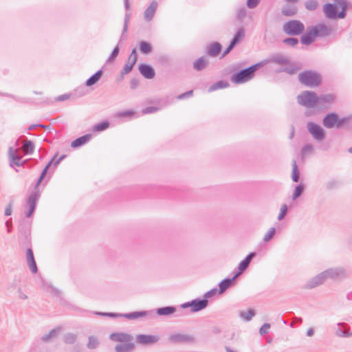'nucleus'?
<instances>
[{
    "mask_svg": "<svg viewBox=\"0 0 352 352\" xmlns=\"http://www.w3.org/2000/svg\"><path fill=\"white\" fill-rule=\"evenodd\" d=\"M110 340L118 342L115 347V352H133L135 348L133 336L124 332H114L109 335Z\"/></svg>",
    "mask_w": 352,
    "mask_h": 352,
    "instance_id": "nucleus-1",
    "label": "nucleus"
},
{
    "mask_svg": "<svg viewBox=\"0 0 352 352\" xmlns=\"http://www.w3.org/2000/svg\"><path fill=\"white\" fill-rule=\"evenodd\" d=\"M264 65L263 62H260L239 71L232 75L231 80L236 84L246 82L254 77L255 72Z\"/></svg>",
    "mask_w": 352,
    "mask_h": 352,
    "instance_id": "nucleus-2",
    "label": "nucleus"
},
{
    "mask_svg": "<svg viewBox=\"0 0 352 352\" xmlns=\"http://www.w3.org/2000/svg\"><path fill=\"white\" fill-rule=\"evenodd\" d=\"M336 5L327 3L324 6V12L329 19H344L346 16V2L344 0H334Z\"/></svg>",
    "mask_w": 352,
    "mask_h": 352,
    "instance_id": "nucleus-3",
    "label": "nucleus"
},
{
    "mask_svg": "<svg viewBox=\"0 0 352 352\" xmlns=\"http://www.w3.org/2000/svg\"><path fill=\"white\" fill-rule=\"evenodd\" d=\"M299 81L308 87H316L320 84V76L311 70L305 71L298 75Z\"/></svg>",
    "mask_w": 352,
    "mask_h": 352,
    "instance_id": "nucleus-4",
    "label": "nucleus"
},
{
    "mask_svg": "<svg viewBox=\"0 0 352 352\" xmlns=\"http://www.w3.org/2000/svg\"><path fill=\"white\" fill-rule=\"evenodd\" d=\"M283 32L290 36H298L303 33L305 25L298 20H291L283 24Z\"/></svg>",
    "mask_w": 352,
    "mask_h": 352,
    "instance_id": "nucleus-5",
    "label": "nucleus"
},
{
    "mask_svg": "<svg viewBox=\"0 0 352 352\" xmlns=\"http://www.w3.org/2000/svg\"><path fill=\"white\" fill-rule=\"evenodd\" d=\"M298 102L306 107H314L317 105V94L314 91H304L297 97Z\"/></svg>",
    "mask_w": 352,
    "mask_h": 352,
    "instance_id": "nucleus-6",
    "label": "nucleus"
},
{
    "mask_svg": "<svg viewBox=\"0 0 352 352\" xmlns=\"http://www.w3.org/2000/svg\"><path fill=\"white\" fill-rule=\"evenodd\" d=\"M208 305V300L207 299L197 298L182 304L181 307L183 309L190 307L192 312H198L206 308Z\"/></svg>",
    "mask_w": 352,
    "mask_h": 352,
    "instance_id": "nucleus-7",
    "label": "nucleus"
},
{
    "mask_svg": "<svg viewBox=\"0 0 352 352\" xmlns=\"http://www.w3.org/2000/svg\"><path fill=\"white\" fill-rule=\"evenodd\" d=\"M324 272L327 279H343L348 276L346 270L342 267L329 268Z\"/></svg>",
    "mask_w": 352,
    "mask_h": 352,
    "instance_id": "nucleus-8",
    "label": "nucleus"
},
{
    "mask_svg": "<svg viewBox=\"0 0 352 352\" xmlns=\"http://www.w3.org/2000/svg\"><path fill=\"white\" fill-rule=\"evenodd\" d=\"M307 127L308 131L316 140L321 141L324 138L325 134L324 129L320 125L313 122H309L307 124Z\"/></svg>",
    "mask_w": 352,
    "mask_h": 352,
    "instance_id": "nucleus-9",
    "label": "nucleus"
},
{
    "mask_svg": "<svg viewBox=\"0 0 352 352\" xmlns=\"http://www.w3.org/2000/svg\"><path fill=\"white\" fill-rule=\"evenodd\" d=\"M40 197V192L38 190H35L32 192L27 198L26 200V206L28 208V210L26 212V217H30L34 213L36 202Z\"/></svg>",
    "mask_w": 352,
    "mask_h": 352,
    "instance_id": "nucleus-10",
    "label": "nucleus"
},
{
    "mask_svg": "<svg viewBox=\"0 0 352 352\" xmlns=\"http://www.w3.org/2000/svg\"><path fill=\"white\" fill-rule=\"evenodd\" d=\"M138 55L136 50H132L131 54L129 56L127 63L124 66L123 69L120 72V78H122L124 75L129 74L132 70L134 65L137 62Z\"/></svg>",
    "mask_w": 352,
    "mask_h": 352,
    "instance_id": "nucleus-11",
    "label": "nucleus"
},
{
    "mask_svg": "<svg viewBox=\"0 0 352 352\" xmlns=\"http://www.w3.org/2000/svg\"><path fill=\"white\" fill-rule=\"evenodd\" d=\"M30 225L23 220L19 226V239L24 243L30 242Z\"/></svg>",
    "mask_w": 352,
    "mask_h": 352,
    "instance_id": "nucleus-12",
    "label": "nucleus"
},
{
    "mask_svg": "<svg viewBox=\"0 0 352 352\" xmlns=\"http://www.w3.org/2000/svg\"><path fill=\"white\" fill-rule=\"evenodd\" d=\"M326 280L325 274L322 272L309 279L303 287L307 289H313L323 284Z\"/></svg>",
    "mask_w": 352,
    "mask_h": 352,
    "instance_id": "nucleus-13",
    "label": "nucleus"
},
{
    "mask_svg": "<svg viewBox=\"0 0 352 352\" xmlns=\"http://www.w3.org/2000/svg\"><path fill=\"white\" fill-rule=\"evenodd\" d=\"M169 341L171 343H192L195 342V338L188 334L173 333L169 336Z\"/></svg>",
    "mask_w": 352,
    "mask_h": 352,
    "instance_id": "nucleus-14",
    "label": "nucleus"
},
{
    "mask_svg": "<svg viewBox=\"0 0 352 352\" xmlns=\"http://www.w3.org/2000/svg\"><path fill=\"white\" fill-rule=\"evenodd\" d=\"M8 155L10 158V166L13 167L14 165L16 166H23L25 161L21 162V156L17 154V149H14L12 147L9 148Z\"/></svg>",
    "mask_w": 352,
    "mask_h": 352,
    "instance_id": "nucleus-15",
    "label": "nucleus"
},
{
    "mask_svg": "<svg viewBox=\"0 0 352 352\" xmlns=\"http://www.w3.org/2000/svg\"><path fill=\"white\" fill-rule=\"evenodd\" d=\"M316 36L317 37L324 38L329 36L331 33V28L324 23H318L313 26Z\"/></svg>",
    "mask_w": 352,
    "mask_h": 352,
    "instance_id": "nucleus-16",
    "label": "nucleus"
},
{
    "mask_svg": "<svg viewBox=\"0 0 352 352\" xmlns=\"http://www.w3.org/2000/svg\"><path fill=\"white\" fill-rule=\"evenodd\" d=\"M159 339V336L154 335L139 334L136 336L137 342L143 345L154 344L157 342Z\"/></svg>",
    "mask_w": 352,
    "mask_h": 352,
    "instance_id": "nucleus-17",
    "label": "nucleus"
},
{
    "mask_svg": "<svg viewBox=\"0 0 352 352\" xmlns=\"http://www.w3.org/2000/svg\"><path fill=\"white\" fill-rule=\"evenodd\" d=\"M316 32L313 26L309 27L307 31L302 34L300 38V41L303 45H309L314 43L316 40Z\"/></svg>",
    "mask_w": 352,
    "mask_h": 352,
    "instance_id": "nucleus-18",
    "label": "nucleus"
},
{
    "mask_svg": "<svg viewBox=\"0 0 352 352\" xmlns=\"http://www.w3.org/2000/svg\"><path fill=\"white\" fill-rule=\"evenodd\" d=\"M338 329L336 330V335L340 338H349L352 336L350 328L346 323L338 322Z\"/></svg>",
    "mask_w": 352,
    "mask_h": 352,
    "instance_id": "nucleus-19",
    "label": "nucleus"
},
{
    "mask_svg": "<svg viewBox=\"0 0 352 352\" xmlns=\"http://www.w3.org/2000/svg\"><path fill=\"white\" fill-rule=\"evenodd\" d=\"M289 58L282 54H272L267 60V63H275L279 65H284L289 63Z\"/></svg>",
    "mask_w": 352,
    "mask_h": 352,
    "instance_id": "nucleus-20",
    "label": "nucleus"
},
{
    "mask_svg": "<svg viewBox=\"0 0 352 352\" xmlns=\"http://www.w3.org/2000/svg\"><path fill=\"white\" fill-rule=\"evenodd\" d=\"M335 99L333 94H322L320 96H317V105L319 108H325L327 106L331 103Z\"/></svg>",
    "mask_w": 352,
    "mask_h": 352,
    "instance_id": "nucleus-21",
    "label": "nucleus"
},
{
    "mask_svg": "<svg viewBox=\"0 0 352 352\" xmlns=\"http://www.w3.org/2000/svg\"><path fill=\"white\" fill-rule=\"evenodd\" d=\"M139 71L141 74L147 79H152L155 77V72L154 69L148 64H140L139 65Z\"/></svg>",
    "mask_w": 352,
    "mask_h": 352,
    "instance_id": "nucleus-22",
    "label": "nucleus"
},
{
    "mask_svg": "<svg viewBox=\"0 0 352 352\" xmlns=\"http://www.w3.org/2000/svg\"><path fill=\"white\" fill-rule=\"evenodd\" d=\"M285 67L280 69L279 72H285L288 74L293 75L297 73L300 69L301 67L300 63L292 62L289 59V63L284 65Z\"/></svg>",
    "mask_w": 352,
    "mask_h": 352,
    "instance_id": "nucleus-23",
    "label": "nucleus"
},
{
    "mask_svg": "<svg viewBox=\"0 0 352 352\" xmlns=\"http://www.w3.org/2000/svg\"><path fill=\"white\" fill-rule=\"evenodd\" d=\"M338 122V115L335 113H331L327 114L322 120L323 125L328 128L331 129L336 126V122Z\"/></svg>",
    "mask_w": 352,
    "mask_h": 352,
    "instance_id": "nucleus-24",
    "label": "nucleus"
},
{
    "mask_svg": "<svg viewBox=\"0 0 352 352\" xmlns=\"http://www.w3.org/2000/svg\"><path fill=\"white\" fill-rule=\"evenodd\" d=\"M27 263L31 272L34 274L38 271L36 263L34 259L33 251L31 248H28L26 252Z\"/></svg>",
    "mask_w": 352,
    "mask_h": 352,
    "instance_id": "nucleus-25",
    "label": "nucleus"
},
{
    "mask_svg": "<svg viewBox=\"0 0 352 352\" xmlns=\"http://www.w3.org/2000/svg\"><path fill=\"white\" fill-rule=\"evenodd\" d=\"M238 274H235L232 278H224L219 283V289L218 292L219 294L224 293L227 289L232 286Z\"/></svg>",
    "mask_w": 352,
    "mask_h": 352,
    "instance_id": "nucleus-26",
    "label": "nucleus"
},
{
    "mask_svg": "<svg viewBox=\"0 0 352 352\" xmlns=\"http://www.w3.org/2000/svg\"><path fill=\"white\" fill-rule=\"evenodd\" d=\"M222 46L219 42H214L207 46V54L210 56L215 57L219 55L221 50Z\"/></svg>",
    "mask_w": 352,
    "mask_h": 352,
    "instance_id": "nucleus-27",
    "label": "nucleus"
},
{
    "mask_svg": "<svg viewBox=\"0 0 352 352\" xmlns=\"http://www.w3.org/2000/svg\"><path fill=\"white\" fill-rule=\"evenodd\" d=\"M157 8V2L155 1H152L149 6L144 11V19L146 21H150L153 19Z\"/></svg>",
    "mask_w": 352,
    "mask_h": 352,
    "instance_id": "nucleus-28",
    "label": "nucleus"
},
{
    "mask_svg": "<svg viewBox=\"0 0 352 352\" xmlns=\"http://www.w3.org/2000/svg\"><path fill=\"white\" fill-rule=\"evenodd\" d=\"M152 311H134L131 313L128 314H120L121 317H124L129 320H134L137 319L140 317L146 316H151Z\"/></svg>",
    "mask_w": 352,
    "mask_h": 352,
    "instance_id": "nucleus-29",
    "label": "nucleus"
},
{
    "mask_svg": "<svg viewBox=\"0 0 352 352\" xmlns=\"http://www.w3.org/2000/svg\"><path fill=\"white\" fill-rule=\"evenodd\" d=\"M256 256V252H250L249 254L246 256V257L242 260L238 267L239 273L243 272L245 271L248 267L249 266L250 262L252 261V258Z\"/></svg>",
    "mask_w": 352,
    "mask_h": 352,
    "instance_id": "nucleus-30",
    "label": "nucleus"
},
{
    "mask_svg": "<svg viewBox=\"0 0 352 352\" xmlns=\"http://www.w3.org/2000/svg\"><path fill=\"white\" fill-rule=\"evenodd\" d=\"M91 138V134L84 135L81 137L76 138L75 140H74L72 142L71 146L73 148H76V147L80 146L86 144L87 142H89Z\"/></svg>",
    "mask_w": 352,
    "mask_h": 352,
    "instance_id": "nucleus-31",
    "label": "nucleus"
},
{
    "mask_svg": "<svg viewBox=\"0 0 352 352\" xmlns=\"http://www.w3.org/2000/svg\"><path fill=\"white\" fill-rule=\"evenodd\" d=\"M208 64V61L204 57L202 56L199 58L194 62L193 67L197 71H201L206 67Z\"/></svg>",
    "mask_w": 352,
    "mask_h": 352,
    "instance_id": "nucleus-32",
    "label": "nucleus"
},
{
    "mask_svg": "<svg viewBox=\"0 0 352 352\" xmlns=\"http://www.w3.org/2000/svg\"><path fill=\"white\" fill-rule=\"evenodd\" d=\"M102 71L101 69L97 71L94 74L89 77L85 82L86 86L90 87L96 84L101 78Z\"/></svg>",
    "mask_w": 352,
    "mask_h": 352,
    "instance_id": "nucleus-33",
    "label": "nucleus"
},
{
    "mask_svg": "<svg viewBox=\"0 0 352 352\" xmlns=\"http://www.w3.org/2000/svg\"><path fill=\"white\" fill-rule=\"evenodd\" d=\"M176 311V308L172 306L164 307L156 309V313L159 316H168Z\"/></svg>",
    "mask_w": 352,
    "mask_h": 352,
    "instance_id": "nucleus-34",
    "label": "nucleus"
},
{
    "mask_svg": "<svg viewBox=\"0 0 352 352\" xmlns=\"http://www.w3.org/2000/svg\"><path fill=\"white\" fill-rule=\"evenodd\" d=\"M22 148L26 155H31L34 153V145L30 140H26L22 146Z\"/></svg>",
    "mask_w": 352,
    "mask_h": 352,
    "instance_id": "nucleus-35",
    "label": "nucleus"
},
{
    "mask_svg": "<svg viewBox=\"0 0 352 352\" xmlns=\"http://www.w3.org/2000/svg\"><path fill=\"white\" fill-rule=\"evenodd\" d=\"M55 157H54L52 158V160L51 161L49 162V163L45 166V167L43 168V170H42L37 182H36L35 184V186H34V188L36 189L38 188V186L40 185V184L41 183V182L43 181V179H44V177H45L46 174H47V170L49 169L50 166H51L53 160H54Z\"/></svg>",
    "mask_w": 352,
    "mask_h": 352,
    "instance_id": "nucleus-36",
    "label": "nucleus"
},
{
    "mask_svg": "<svg viewBox=\"0 0 352 352\" xmlns=\"http://www.w3.org/2000/svg\"><path fill=\"white\" fill-rule=\"evenodd\" d=\"M245 36V31L243 28H240L234 34L233 38L230 41L232 44L236 45L238 44Z\"/></svg>",
    "mask_w": 352,
    "mask_h": 352,
    "instance_id": "nucleus-37",
    "label": "nucleus"
},
{
    "mask_svg": "<svg viewBox=\"0 0 352 352\" xmlns=\"http://www.w3.org/2000/svg\"><path fill=\"white\" fill-rule=\"evenodd\" d=\"M164 104L161 107H147L142 109L143 114H148V113H154L159 110H160L162 107H164L168 104L167 101H164Z\"/></svg>",
    "mask_w": 352,
    "mask_h": 352,
    "instance_id": "nucleus-38",
    "label": "nucleus"
},
{
    "mask_svg": "<svg viewBox=\"0 0 352 352\" xmlns=\"http://www.w3.org/2000/svg\"><path fill=\"white\" fill-rule=\"evenodd\" d=\"M59 331H60V328L53 329L48 333L43 336L41 338V340L45 342H48L51 339L56 337L58 335Z\"/></svg>",
    "mask_w": 352,
    "mask_h": 352,
    "instance_id": "nucleus-39",
    "label": "nucleus"
},
{
    "mask_svg": "<svg viewBox=\"0 0 352 352\" xmlns=\"http://www.w3.org/2000/svg\"><path fill=\"white\" fill-rule=\"evenodd\" d=\"M229 86V83L227 81L224 80H219L214 84L212 85L209 89L208 91L210 92L215 91L218 89H222V88H226Z\"/></svg>",
    "mask_w": 352,
    "mask_h": 352,
    "instance_id": "nucleus-40",
    "label": "nucleus"
},
{
    "mask_svg": "<svg viewBox=\"0 0 352 352\" xmlns=\"http://www.w3.org/2000/svg\"><path fill=\"white\" fill-rule=\"evenodd\" d=\"M297 13V8L295 6H287L282 9V14L286 16H292Z\"/></svg>",
    "mask_w": 352,
    "mask_h": 352,
    "instance_id": "nucleus-41",
    "label": "nucleus"
},
{
    "mask_svg": "<svg viewBox=\"0 0 352 352\" xmlns=\"http://www.w3.org/2000/svg\"><path fill=\"white\" fill-rule=\"evenodd\" d=\"M140 50L142 54H147L151 52L152 46L149 43L142 41L140 43Z\"/></svg>",
    "mask_w": 352,
    "mask_h": 352,
    "instance_id": "nucleus-42",
    "label": "nucleus"
},
{
    "mask_svg": "<svg viewBox=\"0 0 352 352\" xmlns=\"http://www.w3.org/2000/svg\"><path fill=\"white\" fill-rule=\"evenodd\" d=\"M240 317L245 321H250L252 320V317L255 315V311L254 309H248L247 311H241L240 313Z\"/></svg>",
    "mask_w": 352,
    "mask_h": 352,
    "instance_id": "nucleus-43",
    "label": "nucleus"
},
{
    "mask_svg": "<svg viewBox=\"0 0 352 352\" xmlns=\"http://www.w3.org/2000/svg\"><path fill=\"white\" fill-rule=\"evenodd\" d=\"M299 177H300V173H299V170L298 168V166H297L296 162L295 160H294L293 163H292V180L294 182H298L299 180Z\"/></svg>",
    "mask_w": 352,
    "mask_h": 352,
    "instance_id": "nucleus-44",
    "label": "nucleus"
},
{
    "mask_svg": "<svg viewBox=\"0 0 352 352\" xmlns=\"http://www.w3.org/2000/svg\"><path fill=\"white\" fill-rule=\"evenodd\" d=\"M100 342L97 338L93 336L89 337V342L87 344L88 349H94L98 346Z\"/></svg>",
    "mask_w": 352,
    "mask_h": 352,
    "instance_id": "nucleus-45",
    "label": "nucleus"
},
{
    "mask_svg": "<svg viewBox=\"0 0 352 352\" xmlns=\"http://www.w3.org/2000/svg\"><path fill=\"white\" fill-rule=\"evenodd\" d=\"M76 340V335L72 333H67L63 336V341L66 344H74Z\"/></svg>",
    "mask_w": 352,
    "mask_h": 352,
    "instance_id": "nucleus-46",
    "label": "nucleus"
},
{
    "mask_svg": "<svg viewBox=\"0 0 352 352\" xmlns=\"http://www.w3.org/2000/svg\"><path fill=\"white\" fill-rule=\"evenodd\" d=\"M305 190V185L303 184H299L295 188L294 192L292 195V199L294 200L298 198Z\"/></svg>",
    "mask_w": 352,
    "mask_h": 352,
    "instance_id": "nucleus-47",
    "label": "nucleus"
},
{
    "mask_svg": "<svg viewBox=\"0 0 352 352\" xmlns=\"http://www.w3.org/2000/svg\"><path fill=\"white\" fill-rule=\"evenodd\" d=\"M109 126V122L108 121H102L100 123H98L94 126V131H102L107 129Z\"/></svg>",
    "mask_w": 352,
    "mask_h": 352,
    "instance_id": "nucleus-48",
    "label": "nucleus"
},
{
    "mask_svg": "<svg viewBox=\"0 0 352 352\" xmlns=\"http://www.w3.org/2000/svg\"><path fill=\"white\" fill-rule=\"evenodd\" d=\"M305 8L311 11L315 10L318 6V3L316 0H308L305 3Z\"/></svg>",
    "mask_w": 352,
    "mask_h": 352,
    "instance_id": "nucleus-49",
    "label": "nucleus"
},
{
    "mask_svg": "<svg viewBox=\"0 0 352 352\" xmlns=\"http://www.w3.org/2000/svg\"><path fill=\"white\" fill-rule=\"evenodd\" d=\"M130 16H131V14L130 13H126L125 14V16H124V27H123V30H122V34L121 35V37H120V41L124 38V33L127 31L128 30V25H129V20H130Z\"/></svg>",
    "mask_w": 352,
    "mask_h": 352,
    "instance_id": "nucleus-50",
    "label": "nucleus"
},
{
    "mask_svg": "<svg viewBox=\"0 0 352 352\" xmlns=\"http://www.w3.org/2000/svg\"><path fill=\"white\" fill-rule=\"evenodd\" d=\"M120 52L118 44L114 47L111 55L107 58V62L111 63L114 60V59L117 57Z\"/></svg>",
    "mask_w": 352,
    "mask_h": 352,
    "instance_id": "nucleus-51",
    "label": "nucleus"
},
{
    "mask_svg": "<svg viewBox=\"0 0 352 352\" xmlns=\"http://www.w3.org/2000/svg\"><path fill=\"white\" fill-rule=\"evenodd\" d=\"M275 232H276L275 228H271L268 230V232L265 234V236L263 237V241L265 242L270 241L273 238V236H274Z\"/></svg>",
    "mask_w": 352,
    "mask_h": 352,
    "instance_id": "nucleus-52",
    "label": "nucleus"
},
{
    "mask_svg": "<svg viewBox=\"0 0 352 352\" xmlns=\"http://www.w3.org/2000/svg\"><path fill=\"white\" fill-rule=\"evenodd\" d=\"M283 42L286 45L294 47L298 43V39L294 37H289L285 38Z\"/></svg>",
    "mask_w": 352,
    "mask_h": 352,
    "instance_id": "nucleus-53",
    "label": "nucleus"
},
{
    "mask_svg": "<svg viewBox=\"0 0 352 352\" xmlns=\"http://www.w3.org/2000/svg\"><path fill=\"white\" fill-rule=\"evenodd\" d=\"M338 184H339L338 181H337L336 179H331V180L328 181L326 183V188L328 190H331L334 188H336L338 187Z\"/></svg>",
    "mask_w": 352,
    "mask_h": 352,
    "instance_id": "nucleus-54",
    "label": "nucleus"
},
{
    "mask_svg": "<svg viewBox=\"0 0 352 352\" xmlns=\"http://www.w3.org/2000/svg\"><path fill=\"white\" fill-rule=\"evenodd\" d=\"M287 212V206L286 204H283L280 208V213L278 216V220H282L285 216L286 215Z\"/></svg>",
    "mask_w": 352,
    "mask_h": 352,
    "instance_id": "nucleus-55",
    "label": "nucleus"
},
{
    "mask_svg": "<svg viewBox=\"0 0 352 352\" xmlns=\"http://www.w3.org/2000/svg\"><path fill=\"white\" fill-rule=\"evenodd\" d=\"M270 327H271V325L270 323L263 324L259 329V333L261 336H263V335L267 333Z\"/></svg>",
    "mask_w": 352,
    "mask_h": 352,
    "instance_id": "nucleus-56",
    "label": "nucleus"
},
{
    "mask_svg": "<svg viewBox=\"0 0 352 352\" xmlns=\"http://www.w3.org/2000/svg\"><path fill=\"white\" fill-rule=\"evenodd\" d=\"M246 15V10L245 8H241L238 10L236 18L238 20L242 21Z\"/></svg>",
    "mask_w": 352,
    "mask_h": 352,
    "instance_id": "nucleus-57",
    "label": "nucleus"
},
{
    "mask_svg": "<svg viewBox=\"0 0 352 352\" xmlns=\"http://www.w3.org/2000/svg\"><path fill=\"white\" fill-rule=\"evenodd\" d=\"M314 147L311 144H305L301 150V153L302 155H306L307 153H310L313 151Z\"/></svg>",
    "mask_w": 352,
    "mask_h": 352,
    "instance_id": "nucleus-58",
    "label": "nucleus"
},
{
    "mask_svg": "<svg viewBox=\"0 0 352 352\" xmlns=\"http://www.w3.org/2000/svg\"><path fill=\"white\" fill-rule=\"evenodd\" d=\"M260 1L261 0H247L246 5L250 9H253L258 5Z\"/></svg>",
    "mask_w": 352,
    "mask_h": 352,
    "instance_id": "nucleus-59",
    "label": "nucleus"
},
{
    "mask_svg": "<svg viewBox=\"0 0 352 352\" xmlns=\"http://www.w3.org/2000/svg\"><path fill=\"white\" fill-rule=\"evenodd\" d=\"M193 95V91L192 90H190V91H188L185 93H183L180 95H179L177 98L178 100H183V99H185L186 98H189V97H191Z\"/></svg>",
    "mask_w": 352,
    "mask_h": 352,
    "instance_id": "nucleus-60",
    "label": "nucleus"
},
{
    "mask_svg": "<svg viewBox=\"0 0 352 352\" xmlns=\"http://www.w3.org/2000/svg\"><path fill=\"white\" fill-rule=\"evenodd\" d=\"M349 118H340L338 117V122H336V127L340 128L342 127L344 124L347 123L349 122Z\"/></svg>",
    "mask_w": 352,
    "mask_h": 352,
    "instance_id": "nucleus-61",
    "label": "nucleus"
},
{
    "mask_svg": "<svg viewBox=\"0 0 352 352\" xmlns=\"http://www.w3.org/2000/svg\"><path fill=\"white\" fill-rule=\"evenodd\" d=\"M217 289H216V288L212 289L204 294V298L208 300V298H210V297L213 296L214 295H215L217 294Z\"/></svg>",
    "mask_w": 352,
    "mask_h": 352,
    "instance_id": "nucleus-62",
    "label": "nucleus"
},
{
    "mask_svg": "<svg viewBox=\"0 0 352 352\" xmlns=\"http://www.w3.org/2000/svg\"><path fill=\"white\" fill-rule=\"evenodd\" d=\"M96 315H100V316H109V317H111V318L121 317L120 316V314H116V313L96 312Z\"/></svg>",
    "mask_w": 352,
    "mask_h": 352,
    "instance_id": "nucleus-63",
    "label": "nucleus"
},
{
    "mask_svg": "<svg viewBox=\"0 0 352 352\" xmlns=\"http://www.w3.org/2000/svg\"><path fill=\"white\" fill-rule=\"evenodd\" d=\"M139 85V80L138 78H133L130 81V87L131 89H136Z\"/></svg>",
    "mask_w": 352,
    "mask_h": 352,
    "instance_id": "nucleus-64",
    "label": "nucleus"
}]
</instances>
